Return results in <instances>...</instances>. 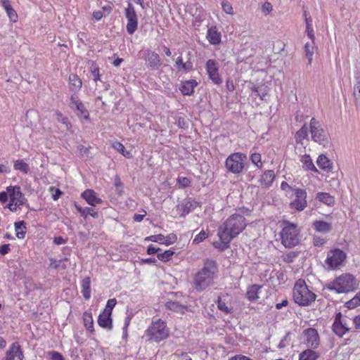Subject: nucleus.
Here are the masks:
<instances>
[{"label":"nucleus","mask_w":360,"mask_h":360,"mask_svg":"<svg viewBox=\"0 0 360 360\" xmlns=\"http://www.w3.org/2000/svg\"><path fill=\"white\" fill-rule=\"evenodd\" d=\"M247 226L245 218L238 214L231 215L218 229L217 236L220 243H213L216 248L221 250L229 248L231 241L239 235Z\"/></svg>","instance_id":"obj_1"},{"label":"nucleus","mask_w":360,"mask_h":360,"mask_svg":"<svg viewBox=\"0 0 360 360\" xmlns=\"http://www.w3.org/2000/svg\"><path fill=\"white\" fill-rule=\"evenodd\" d=\"M217 270V264L214 260L210 259H205L203 267L194 276L193 283L195 288L198 291H202L210 286L213 283Z\"/></svg>","instance_id":"obj_2"},{"label":"nucleus","mask_w":360,"mask_h":360,"mask_svg":"<svg viewBox=\"0 0 360 360\" xmlns=\"http://www.w3.org/2000/svg\"><path fill=\"white\" fill-rule=\"evenodd\" d=\"M326 288L337 293H349L359 288L357 279L351 274H343L326 284Z\"/></svg>","instance_id":"obj_3"},{"label":"nucleus","mask_w":360,"mask_h":360,"mask_svg":"<svg viewBox=\"0 0 360 360\" xmlns=\"http://www.w3.org/2000/svg\"><path fill=\"white\" fill-rule=\"evenodd\" d=\"M316 295L311 291L303 280H298L293 288V299L300 306H308L316 299Z\"/></svg>","instance_id":"obj_4"},{"label":"nucleus","mask_w":360,"mask_h":360,"mask_svg":"<svg viewBox=\"0 0 360 360\" xmlns=\"http://www.w3.org/2000/svg\"><path fill=\"white\" fill-rule=\"evenodd\" d=\"M281 243L288 248L299 243L298 230L296 224L286 222L281 232Z\"/></svg>","instance_id":"obj_5"},{"label":"nucleus","mask_w":360,"mask_h":360,"mask_svg":"<svg viewBox=\"0 0 360 360\" xmlns=\"http://www.w3.org/2000/svg\"><path fill=\"white\" fill-rule=\"evenodd\" d=\"M169 331L166 326V323L161 319L153 322L147 330V335L156 342L166 339L169 335Z\"/></svg>","instance_id":"obj_6"},{"label":"nucleus","mask_w":360,"mask_h":360,"mask_svg":"<svg viewBox=\"0 0 360 360\" xmlns=\"http://www.w3.org/2000/svg\"><path fill=\"white\" fill-rule=\"evenodd\" d=\"M247 156L241 153L231 154L226 160L225 166L228 172L238 174L243 172Z\"/></svg>","instance_id":"obj_7"},{"label":"nucleus","mask_w":360,"mask_h":360,"mask_svg":"<svg viewBox=\"0 0 360 360\" xmlns=\"http://www.w3.org/2000/svg\"><path fill=\"white\" fill-rule=\"evenodd\" d=\"M310 132L314 141L326 147L329 145L328 134L319 124V122L312 118L310 121Z\"/></svg>","instance_id":"obj_8"},{"label":"nucleus","mask_w":360,"mask_h":360,"mask_svg":"<svg viewBox=\"0 0 360 360\" xmlns=\"http://www.w3.org/2000/svg\"><path fill=\"white\" fill-rule=\"evenodd\" d=\"M346 258L347 255L343 250L335 248L328 252L325 263L328 269H336L342 265Z\"/></svg>","instance_id":"obj_9"},{"label":"nucleus","mask_w":360,"mask_h":360,"mask_svg":"<svg viewBox=\"0 0 360 360\" xmlns=\"http://www.w3.org/2000/svg\"><path fill=\"white\" fill-rule=\"evenodd\" d=\"M124 11L127 20V31L129 34H132L137 30V15L134 6L131 3H128L127 7L125 8Z\"/></svg>","instance_id":"obj_10"},{"label":"nucleus","mask_w":360,"mask_h":360,"mask_svg":"<svg viewBox=\"0 0 360 360\" xmlns=\"http://www.w3.org/2000/svg\"><path fill=\"white\" fill-rule=\"evenodd\" d=\"M293 192L295 199L290 202V207L300 212L304 210L307 205L306 191L297 188L293 189Z\"/></svg>","instance_id":"obj_11"},{"label":"nucleus","mask_w":360,"mask_h":360,"mask_svg":"<svg viewBox=\"0 0 360 360\" xmlns=\"http://www.w3.org/2000/svg\"><path fill=\"white\" fill-rule=\"evenodd\" d=\"M143 57L146 62V66L152 70H157L162 65L160 56L151 50L146 49L143 51Z\"/></svg>","instance_id":"obj_12"},{"label":"nucleus","mask_w":360,"mask_h":360,"mask_svg":"<svg viewBox=\"0 0 360 360\" xmlns=\"http://www.w3.org/2000/svg\"><path fill=\"white\" fill-rule=\"evenodd\" d=\"M206 70L208 74L209 78L215 84H220L222 83V79L219 74V65L218 63L212 59H210L206 63Z\"/></svg>","instance_id":"obj_13"},{"label":"nucleus","mask_w":360,"mask_h":360,"mask_svg":"<svg viewBox=\"0 0 360 360\" xmlns=\"http://www.w3.org/2000/svg\"><path fill=\"white\" fill-rule=\"evenodd\" d=\"M307 346L309 348L316 349L320 345V338L317 330L313 328H309L303 331Z\"/></svg>","instance_id":"obj_14"},{"label":"nucleus","mask_w":360,"mask_h":360,"mask_svg":"<svg viewBox=\"0 0 360 360\" xmlns=\"http://www.w3.org/2000/svg\"><path fill=\"white\" fill-rule=\"evenodd\" d=\"M198 205V202L192 198H186L177 205V210L181 212V216L185 217L191 211L195 209Z\"/></svg>","instance_id":"obj_15"},{"label":"nucleus","mask_w":360,"mask_h":360,"mask_svg":"<svg viewBox=\"0 0 360 360\" xmlns=\"http://www.w3.org/2000/svg\"><path fill=\"white\" fill-rule=\"evenodd\" d=\"M341 319L342 314L339 312L336 314L335 321L333 324V330L339 337L343 336V335L349 331V328L346 326L345 323H342Z\"/></svg>","instance_id":"obj_16"},{"label":"nucleus","mask_w":360,"mask_h":360,"mask_svg":"<svg viewBox=\"0 0 360 360\" xmlns=\"http://www.w3.org/2000/svg\"><path fill=\"white\" fill-rule=\"evenodd\" d=\"M70 107L72 108H75L79 112L77 115L80 117H83L88 120L89 119V114L84 105L78 99H76L74 96H71Z\"/></svg>","instance_id":"obj_17"},{"label":"nucleus","mask_w":360,"mask_h":360,"mask_svg":"<svg viewBox=\"0 0 360 360\" xmlns=\"http://www.w3.org/2000/svg\"><path fill=\"white\" fill-rule=\"evenodd\" d=\"M82 197L86 200L87 203L91 206H96V204L102 202V200L96 196L94 190L87 189L82 193Z\"/></svg>","instance_id":"obj_18"},{"label":"nucleus","mask_w":360,"mask_h":360,"mask_svg":"<svg viewBox=\"0 0 360 360\" xmlns=\"http://www.w3.org/2000/svg\"><path fill=\"white\" fill-rule=\"evenodd\" d=\"M111 315L112 314H108V312L107 313L103 311V312L100 314L98 318V325L103 328H105L108 330H111L112 328Z\"/></svg>","instance_id":"obj_19"},{"label":"nucleus","mask_w":360,"mask_h":360,"mask_svg":"<svg viewBox=\"0 0 360 360\" xmlns=\"http://www.w3.org/2000/svg\"><path fill=\"white\" fill-rule=\"evenodd\" d=\"M198 82L195 79H189L182 82L180 90L184 96H191L194 92V88L197 86Z\"/></svg>","instance_id":"obj_20"},{"label":"nucleus","mask_w":360,"mask_h":360,"mask_svg":"<svg viewBox=\"0 0 360 360\" xmlns=\"http://www.w3.org/2000/svg\"><path fill=\"white\" fill-rule=\"evenodd\" d=\"M275 179V174L273 170H266L259 179L260 185L265 188L271 186Z\"/></svg>","instance_id":"obj_21"},{"label":"nucleus","mask_w":360,"mask_h":360,"mask_svg":"<svg viewBox=\"0 0 360 360\" xmlns=\"http://www.w3.org/2000/svg\"><path fill=\"white\" fill-rule=\"evenodd\" d=\"M316 163L321 169L326 172H330L333 169L332 162L323 154L319 156Z\"/></svg>","instance_id":"obj_22"},{"label":"nucleus","mask_w":360,"mask_h":360,"mask_svg":"<svg viewBox=\"0 0 360 360\" xmlns=\"http://www.w3.org/2000/svg\"><path fill=\"white\" fill-rule=\"evenodd\" d=\"M0 4L6 10L8 16L13 22H16L18 20V15L16 11L12 8L8 0H0Z\"/></svg>","instance_id":"obj_23"},{"label":"nucleus","mask_w":360,"mask_h":360,"mask_svg":"<svg viewBox=\"0 0 360 360\" xmlns=\"http://www.w3.org/2000/svg\"><path fill=\"white\" fill-rule=\"evenodd\" d=\"M207 38L212 44H218L220 43L221 36L217 31L216 27H212L208 30Z\"/></svg>","instance_id":"obj_24"},{"label":"nucleus","mask_w":360,"mask_h":360,"mask_svg":"<svg viewBox=\"0 0 360 360\" xmlns=\"http://www.w3.org/2000/svg\"><path fill=\"white\" fill-rule=\"evenodd\" d=\"M312 227L318 232L328 233L331 230L330 224L324 221H315L313 222Z\"/></svg>","instance_id":"obj_25"},{"label":"nucleus","mask_w":360,"mask_h":360,"mask_svg":"<svg viewBox=\"0 0 360 360\" xmlns=\"http://www.w3.org/2000/svg\"><path fill=\"white\" fill-rule=\"evenodd\" d=\"M316 198L328 206H333L335 204L334 197L328 193L319 192L316 194Z\"/></svg>","instance_id":"obj_26"},{"label":"nucleus","mask_w":360,"mask_h":360,"mask_svg":"<svg viewBox=\"0 0 360 360\" xmlns=\"http://www.w3.org/2000/svg\"><path fill=\"white\" fill-rule=\"evenodd\" d=\"M319 357V354L311 348L307 349L302 352L299 356V360H316Z\"/></svg>","instance_id":"obj_27"},{"label":"nucleus","mask_w":360,"mask_h":360,"mask_svg":"<svg viewBox=\"0 0 360 360\" xmlns=\"http://www.w3.org/2000/svg\"><path fill=\"white\" fill-rule=\"evenodd\" d=\"M76 210L81 214V216L84 218H86L88 215H91L95 219L98 217V214L97 212L94 211L91 207H85L82 208L79 205H75Z\"/></svg>","instance_id":"obj_28"},{"label":"nucleus","mask_w":360,"mask_h":360,"mask_svg":"<svg viewBox=\"0 0 360 360\" xmlns=\"http://www.w3.org/2000/svg\"><path fill=\"white\" fill-rule=\"evenodd\" d=\"M7 192L10 196L11 202L20 201V198L22 196L20 187L8 186L6 188Z\"/></svg>","instance_id":"obj_29"},{"label":"nucleus","mask_w":360,"mask_h":360,"mask_svg":"<svg viewBox=\"0 0 360 360\" xmlns=\"http://www.w3.org/2000/svg\"><path fill=\"white\" fill-rule=\"evenodd\" d=\"M91 279L90 277H85L82 281V292L84 298L88 300L91 297Z\"/></svg>","instance_id":"obj_30"},{"label":"nucleus","mask_w":360,"mask_h":360,"mask_svg":"<svg viewBox=\"0 0 360 360\" xmlns=\"http://www.w3.org/2000/svg\"><path fill=\"white\" fill-rule=\"evenodd\" d=\"M315 49L314 41H312L311 43L307 42L304 45V53L309 65L312 63Z\"/></svg>","instance_id":"obj_31"},{"label":"nucleus","mask_w":360,"mask_h":360,"mask_svg":"<svg viewBox=\"0 0 360 360\" xmlns=\"http://www.w3.org/2000/svg\"><path fill=\"white\" fill-rule=\"evenodd\" d=\"M261 288V285L256 284L250 286L246 293L247 298L251 302L257 300L259 298L258 291Z\"/></svg>","instance_id":"obj_32"},{"label":"nucleus","mask_w":360,"mask_h":360,"mask_svg":"<svg viewBox=\"0 0 360 360\" xmlns=\"http://www.w3.org/2000/svg\"><path fill=\"white\" fill-rule=\"evenodd\" d=\"M301 162L303 164V167L305 169L311 170L314 172H318V169L314 165L312 160L309 155H304L301 158Z\"/></svg>","instance_id":"obj_33"},{"label":"nucleus","mask_w":360,"mask_h":360,"mask_svg":"<svg viewBox=\"0 0 360 360\" xmlns=\"http://www.w3.org/2000/svg\"><path fill=\"white\" fill-rule=\"evenodd\" d=\"M15 229L16 231V236L20 238H24L26 233L25 222L20 221L15 223Z\"/></svg>","instance_id":"obj_34"},{"label":"nucleus","mask_w":360,"mask_h":360,"mask_svg":"<svg viewBox=\"0 0 360 360\" xmlns=\"http://www.w3.org/2000/svg\"><path fill=\"white\" fill-rule=\"evenodd\" d=\"M84 324L86 328L93 332L94 331V321L91 312L85 311L83 314Z\"/></svg>","instance_id":"obj_35"},{"label":"nucleus","mask_w":360,"mask_h":360,"mask_svg":"<svg viewBox=\"0 0 360 360\" xmlns=\"http://www.w3.org/2000/svg\"><path fill=\"white\" fill-rule=\"evenodd\" d=\"M358 306H360V291L345 303V307L349 309H354Z\"/></svg>","instance_id":"obj_36"},{"label":"nucleus","mask_w":360,"mask_h":360,"mask_svg":"<svg viewBox=\"0 0 360 360\" xmlns=\"http://www.w3.org/2000/svg\"><path fill=\"white\" fill-rule=\"evenodd\" d=\"M14 169L21 171L25 174H27L30 172L29 165L22 160H18L14 162Z\"/></svg>","instance_id":"obj_37"},{"label":"nucleus","mask_w":360,"mask_h":360,"mask_svg":"<svg viewBox=\"0 0 360 360\" xmlns=\"http://www.w3.org/2000/svg\"><path fill=\"white\" fill-rule=\"evenodd\" d=\"M112 146L117 151L123 155L125 158H130L132 157L131 153L129 151L125 150L124 146L121 143L115 142L114 143H112Z\"/></svg>","instance_id":"obj_38"},{"label":"nucleus","mask_w":360,"mask_h":360,"mask_svg":"<svg viewBox=\"0 0 360 360\" xmlns=\"http://www.w3.org/2000/svg\"><path fill=\"white\" fill-rule=\"evenodd\" d=\"M70 84L75 89H79L82 87V80L75 74H71L69 76Z\"/></svg>","instance_id":"obj_39"},{"label":"nucleus","mask_w":360,"mask_h":360,"mask_svg":"<svg viewBox=\"0 0 360 360\" xmlns=\"http://www.w3.org/2000/svg\"><path fill=\"white\" fill-rule=\"evenodd\" d=\"M176 64L185 71H190L193 69L192 63L190 61H187L186 63L183 62V59L181 57H178L176 60Z\"/></svg>","instance_id":"obj_40"},{"label":"nucleus","mask_w":360,"mask_h":360,"mask_svg":"<svg viewBox=\"0 0 360 360\" xmlns=\"http://www.w3.org/2000/svg\"><path fill=\"white\" fill-rule=\"evenodd\" d=\"M308 136V129L306 124L299 129L296 133V141L297 142L301 141L302 139H306Z\"/></svg>","instance_id":"obj_41"},{"label":"nucleus","mask_w":360,"mask_h":360,"mask_svg":"<svg viewBox=\"0 0 360 360\" xmlns=\"http://www.w3.org/2000/svg\"><path fill=\"white\" fill-rule=\"evenodd\" d=\"M165 236L162 235V234H158V235H154V236H148L146 238V240H150V241H153V242H158V243H165L166 245H169L171 243V241H167L166 240V242H164L165 240Z\"/></svg>","instance_id":"obj_42"},{"label":"nucleus","mask_w":360,"mask_h":360,"mask_svg":"<svg viewBox=\"0 0 360 360\" xmlns=\"http://www.w3.org/2000/svg\"><path fill=\"white\" fill-rule=\"evenodd\" d=\"M174 254V252L172 250H165L164 252L162 253H158V258L164 262L169 261L172 255Z\"/></svg>","instance_id":"obj_43"},{"label":"nucleus","mask_w":360,"mask_h":360,"mask_svg":"<svg viewBox=\"0 0 360 360\" xmlns=\"http://www.w3.org/2000/svg\"><path fill=\"white\" fill-rule=\"evenodd\" d=\"M167 309L174 311H180L184 307L176 302H168L166 304Z\"/></svg>","instance_id":"obj_44"},{"label":"nucleus","mask_w":360,"mask_h":360,"mask_svg":"<svg viewBox=\"0 0 360 360\" xmlns=\"http://www.w3.org/2000/svg\"><path fill=\"white\" fill-rule=\"evenodd\" d=\"M15 352H18V347L13 343L10 347L9 350L6 352V360H15L16 357Z\"/></svg>","instance_id":"obj_45"},{"label":"nucleus","mask_w":360,"mask_h":360,"mask_svg":"<svg viewBox=\"0 0 360 360\" xmlns=\"http://www.w3.org/2000/svg\"><path fill=\"white\" fill-rule=\"evenodd\" d=\"M298 256V252H289L282 256L283 260L286 263H292L294 259Z\"/></svg>","instance_id":"obj_46"},{"label":"nucleus","mask_w":360,"mask_h":360,"mask_svg":"<svg viewBox=\"0 0 360 360\" xmlns=\"http://www.w3.org/2000/svg\"><path fill=\"white\" fill-rule=\"evenodd\" d=\"M311 20L310 18H306V32L307 33L308 37L311 39V41H314L315 37L314 33V30L312 28L311 24L310 22Z\"/></svg>","instance_id":"obj_47"},{"label":"nucleus","mask_w":360,"mask_h":360,"mask_svg":"<svg viewBox=\"0 0 360 360\" xmlns=\"http://www.w3.org/2000/svg\"><path fill=\"white\" fill-rule=\"evenodd\" d=\"M250 160L258 168H261L262 167V157L259 153H254L250 156Z\"/></svg>","instance_id":"obj_48"},{"label":"nucleus","mask_w":360,"mask_h":360,"mask_svg":"<svg viewBox=\"0 0 360 360\" xmlns=\"http://www.w3.org/2000/svg\"><path fill=\"white\" fill-rule=\"evenodd\" d=\"M217 307L220 311H224L226 314H229L232 311V309L227 307L226 303L222 301L220 297L218 298Z\"/></svg>","instance_id":"obj_49"},{"label":"nucleus","mask_w":360,"mask_h":360,"mask_svg":"<svg viewBox=\"0 0 360 360\" xmlns=\"http://www.w3.org/2000/svg\"><path fill=\"white\" fill-rule=\"evenodd\" d=\"M117 303L116 299L112 298L108 300L105 308L104 309L103 311L108 312V314H112V309L115 306Z\"/></svg>","instance_id":"obj_50"},{"label":"nucleus","mask_w":360,"mask_h":360,"mask_svg":"<svg viewBox=\"0 0 360 360\" xmlns=\"http://www.w3.org/2000/svg\"><path fill=\"white\" fill-rule=\"evenodd\" d=\"M207 236L208 234L205 231H201L198 235L195 236L193 243L195 244H198L207 238Z\"/></svg>","instance_id":"obj_51"},{"label":"nucleus","mask_w":360,"mask_h":360,"mask_svg":"<svg viewBox=\"0 0 360 360\" xmlns=\"http://www.w3.org/2000/svg\"><path fill=\"white\" fill-rule=\"evenodd\" d=\"M115 186L116 188V192L121 195L123 193V184L119 176H116L115 179Z\"/></svg>","instance_id":"obj_52"},{"label":"nucleus","mask_w":360,"mask_h":360,"mask_svg":"<svg viewBox=\"0 0 360 360\" xmlns=\"http://www.w3.org/2000/svg\"><path fill=\"white\" fill-rule=\"evenodd\" d=\"M354 96L356 101L360 100V78H357L356 84L354 87Z\"/></svg>","instance_id":"obj_53"},{"label":"nucleus","mask_w":360,"mask_h":360,"mask_svg":"<svg viewBox=\"0 0 360 360\" xmlns=\"http://www.w3.org/2000/svg\"><path fill=\"white\" fill-rule=\"evenodd\" d=\"M56 114L57 116L56 119L58 122L65 124L68 129H69L71 127L70 123L68 122V119L66 117H63V115L60 112H56Z\"/></svg>","instance_id":"obj_54"},{"label":"nucleus","mask_w":360,"mask_h":360,"mask_svg":"<svg viewBox=\"0 0 360 360\" xmlns=\"http://www.w3.org/2000/svg\"><path fill=\"white\" fill-rule=\"evenodd\" d=\"M177 125L181 129H187L188 127V120L184 117H179L177 120Z\"/></svg>","instance_id":"obj_55"},{"label":"nucleus","mask_w":360,"mask_h":360,"mask_svg":"<svg viewBox=\"0 0 360 360\" xmlns=\"http://www.w3.org/2000/svg\"><path fill=\"white\" fill-rule=\"evenodd\" d=\"M222 8L224 11L228 14L233 13V8L231 5L227 1H223L221 3Z\"/></svg>","instance_id":"obj_56"},{"label":"nucleus","mask_w":360,"mask_h":360,"mask_svg":"<svg viewBox=\"0 0 360 360\" xmlns=\"http://www.w3.org/2000/svg\"><path fill=\"white\" fill-rule=\"evenodd\" d=\"M313 240L314 245L316 247L321 246L326 243V240L323 238L318 236H314Z\"/></svg>","instance_id":"obj_57"},{"label":"nucleus","mask_w":360,"mask_h":360,"mask_svg":"<svg viewBox=\"0 0 360 360\" xmlns=\"http://www.w3.org/2000/svg\"><path fill=\"white\" fill-rule=\"evenodd\" d=\"M50 355L52 360H65L63 355L58 352L53 351L50 352Z\"/></svg>","instance_id":"obj_58"},{"label":"nucleus","mask_w":360,"mask_h":360,"mask_svg":"<svg viewBox=\"0 0 360 360\" xmlns=\"http://www.w3.org/2000/svg\"><path fill=\"white\" fill-rule=\"evenodd\" d=\"M66 242H67V239H65L62 236H57V237H54V238H53V243L58 245L65 244Z\"/></svg>","instance_id":"obj_59"},{"label":"nucleus","mask_w":360,"mask_h":360,"mask_svg":"<svg viewBox=\"0 0 360 360\" xmlns=\"http://www.w3.org/2000/svg\"><path fill=\"white\" fill-rule=\"evenodd\" d=\"M178 181L183 187L188 186L191 183L190 180L186 177L179 178Z\"/></svg>","instance_id":"obj_60"},{"label":"nucleus","mask_w":360,"mask_h":360,"mask_svg":"<svg viewBox=\"0 0 360 360\" xmlns=\"http://www.w3.org/2000/svg\"><path fill=\"white\" fill-rule=\"evenodd\" d=\"M160 250V248H156V247L153 246V245H150L148 247L147 253L148 255H153L155 253H158Z\"/></svg>","instance_id":"obj_61"},{"label":"nucleus","mask_w":360,"mask_h":360,"mask_svg":"<svg viewBox=\"0 0 360 360\" xmlns=\"http://www.w3.org/2000/svg\"><path fill=\"white\" fill-rule=\"evenodd\" d=\"M91 74L95 82L100 80V75H99V69L98 68H95L91 70Z\"/></svg>","instance_id":"obj_62"},{"label":"nucleus","mask_w":360,"mask_h":360,"mask_svg":"<svg viewBox=\"0 0 360 360\" xmlns=\"http://www.w3.org/2000/svg\"><path fill=\"white\" fill-rule=\"evenodd\" d=\"M9 245V244H4L0 246V254L2 255L7 254L10 250Z\"/></svg>","instance_id":"obj_63"},{"label":"nucleus","mask_w":360,"mask_h":360,"mask_svg":"<svg viewBox=\"0 0 360 360\" xmlns=\"http://www.w3.org/2000/svg\"><path fill=\"white\" fill-rule=\"evenodd\" d=\"M229 360H252L248 356H244V355H236L234 356H232Z\"/></svg>","instance_id":"obj_64"}]
</instances>
